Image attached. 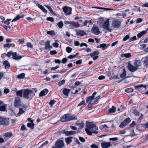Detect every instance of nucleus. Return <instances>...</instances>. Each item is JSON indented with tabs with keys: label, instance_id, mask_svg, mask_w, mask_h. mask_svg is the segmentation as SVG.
Instances as JSON below:
<instances>
[{
	"label": "nucleus",
	"instance_id": "obj_1",
	"mask_svg": "<svg viewBox=\"0 0 148 148\" xmlns=\"http://www.w3.org/2000/svg\"><path fill=\"white\" fill-rule=\"evenodd\" d=\"M86 124L87 128L85 129V130L88 134L91 135L92 133H97V132H95L94 131L98 130V127L93 124L92 122L86 121Z\"/></svg>",
	"mask_w": 148,
	"mask_h": 148
},
{
	"label": "nucleus",
	"instance_id": "obj_2",
	"mask_svg": "<svg viewBox=\"0 0 148 148\" xmlns=\"http://www.w3.org/2000/svg\"><path fill=\"white\" fill-rule=\"evenodd\" d=\"M34 96V94L32 90L25 89L23 91V97L26 99H31Z\"/></svg>",
	"mask_w": 148,
	"mask_h": 148
},
{
	"label": "nucleus",
	"instance_id": "obj_3",
	"mask_svg": "<svg viewBox=\"0 0 148 148\" xmlns=\"http://www.w3.org/2000/svg\"><path fill=\"white\" fill-rule=\"evenodd\" d=\"M76 117H72L70 114H65L61 119V121L62 122L70 121L72 120H76Z\"/></svg>",
	"mask_w": 148,
	"mask_h": 148
},
{
	"label": "nucleus",
	"instance_id": "obj_4",
	"mask_svg": "<svg viewBox=\"0 0 148 148\" xmlns=\"http://www.w3.org/2000/svg\"><path fill=\"white\" fill-rule=\"evenodd\" d=\"M64 146V144L63 141L59 140L56 142L55 147H53V148H62Z\"/></svg>",
	"mask_w": 148,
	"mask_h": 148
},
{
	"label": "nucleus",
	"instance_id": "obj_5",
	"mask_svg": "<svg viewBox=\"0 0 148 148\" xmlns=\"http://www.w3.org/2000/svg\"><path fill=\"white\" fill-rule=\"evenodd\" d=\"M127 68L131 72H133L137 70V68L135 66L132 65L130 62L128 63Z\"/></svg>",
	"mask_w": 148,
	"mask_h": 148
},
{
	"label": "nucleus",
	"instance_id": "obj_6",
	"mask_svg": "<svg viewBox=\"0 0 148 148\" xmlns=\"http://www.w3.org/2000/svg\"><path fill=\"white\" fill-rule=\"evenodd\" d=\"M131 120L129 118H127L120 125L119 127L123 128L128 124L130 122Z\"/></svg>",
	"mask_w": 148,
	"mask_h": 148
},
{
	"label": "nucleus",
	"instance_id": "obj_7",
	"mask_svg": "<svg viewBox=\"0 0 148 148\" xmlns=\"http://www.w3.org/2000/svg\"><path fill=\"white\" fill-rule=\"evenodd\" d=\"M63 9L66 15H68L71 14L72 8H71L65 6L63 8Z\"/></svg>",
	"mask_w": 148,
	"mask_h": 148
},
{
	"label": "nucleus",
	"instance_id": "obj_8",
	"mask_svg": "<svg viewBox=\"0 0 148 148\" xmlns=\"http://www.w3.org/2000/svg\"><path fill=\"white\" fill-rule=\"evenodd\" d=\"M14 106L16 108L19 107L21 105V101L20 98L16 97L14 102Z\"/></svg>",
	"mask_w": 148,
	"mask_h": 148
},
{
	"label": "nucleus",
	"instance_id": "obj_9",
	"mask_svg": "<svg viewBox=\"0 0 148 148\" xmlns=\"http://www.w3.org/2000/svg\"><path fill=\"white\" fill-rule=\"evenodd\" d=\"M109 21L108 20L104 22L102 27L109 32H111L112 30L109 28Z\"/></svg>",
	"mask_w": 148,
	"mask_h": 148
},
{
	"label": "nucleus",
	"instance_id": "obj_10",
	"mask_svg": "<svg viewBox=\"0 0 148 148\" xmlns=\"http://www.w3.org/2000/svg\"><path fill=\"white\" fill-rule=\"evenodd\" d=\"M75 131H67L66 130H63L62 131V133L64 134L66 136H69L73 135L76 133Z\"/></svg>",
	"mask_w": 148,
	"mask_h": 148
},
{
	"label": "nucleus",
	"instance_id": "obj_11",
	"mask_svg": "<svg viewBox=\"0 0 148 148\" xmlns=\"http://www.w3.org/2000/svg\"><path fill=\"white\" fill-rule=\"evenodd\" d=\"M9 124L7 119L0 117V124L7 125Z\"/></svg>",
	"mask_w": 148,
	"mask_h": 148
},
{
	"label": "nucleus",
	"instance_id": "obj_12",
	"mask_svg": "<svg viewBox=\"0 0 148 148\" xmlns=\"http://www.w3.org/2000/svg\"><path fill=\"white\" fill-rule=\"evenodd\" d=\"M112 145L109 142H103L101 143V146L102 148H108Z\"/></svg>",
	"mask_w": 148,
	"mask_h": 148
},
{
	"label": "nucleus",
	"instance_id": "obj_13",
	"mask_svg": "<svg viewBox=\"0 0 148 148\" xmlns=\"http://www.w3.org/2000/svg\"><path fill=\"white\" fill-rule=\"evenodd\" d=\"M91 31L92 33L96 35H98L100 33V32L99 31V29L97 26H95L92 27Z\"/></svg>",
	"mask_w": 148,
	"mask_h": 148
},
{
	"label": "nucleus",
	"instance_id": "obj_14",
	"mask_svg": "<svg viewBox=\"0 0 148 148\" xmlns=\"http://www.w3.org/2000/svg\"><path fill=\"white\" fill-rule=\"evenodd\" d=\"M12 56L13 58L16 60H18L21 59L22 57L21 56L17 55L16 52L12 53Z\"/></svg>",
	"mask_w": 148,
	"mask_h": 148
},
{
	"label": "nucleus",
	"instance_id": "obj_15",
	"mask_svg": "<svg viewBox=\"0 0 148 148\" xmlns=\"http://www.w3.org/2000/svg\"><path fill=\"white\" fill-rule=\"evenodd\" d=\"M121 22L117 20L114 21L112 23V25L113 26L119 28L121 26Z\"/></svg>",
	"mask_w": 148,
	"mask_h": 148
},
{
	"label": "nucleus",
	"instance_id": "obj_16",
	"mask_svg": "<svg viewBox=\"0 0 148 148\" xmlns=\"http://www.w3.org/2000/svg\"><path fill=\"white\" fill-rule=\"evenodd\" d=\"M133 65L135 66L138 69L139 68V66L141 65V62L140 60H135L133 63Z\"/></svg>",
	"mask_w": 148,
	"mask_h": 148
},
{
	"label": "nucleus",
	"instance_id": "obj_17",
	"mask_svg": "<svg viewBox=\"0 0 148 148\" xmlns=\"http://www.w3.org/2000/svg\"><path fill=\"white\" fill-rule=\"evenodd\" d=\"M70 26L72 28H75L79 26V24L74 21H71Z\"/></svg>",
	"mask_w": 148,
	"mask_h": 148
},
{
	"label": "nucleus",
	"instance_id": "obj_18",
	"mask_svg": "<svg viewBox=\"0 0 148 148\" xmlns=\"http://www.w3.org/2000/svg\"><path fill=\"white\" fill-rule=\"evenodd\" d=\"M86 34V32L83 30L78 31L76 33V35L79 36H82Z\"/></svg>",
	"mask_w": 148,
	"mask_h": 148
},
{
	"label": "nucleus",
	"instance_id": "obj_19",
	"mask_svg": "<svg viewBox=\"0 0 148 148\" xmlns=\"http://www.w3.org/2000/svg\"><path fill=\"white\" fill-rule=\"evenodd\" d=\"M76 125H78L79 126V129H82L84 126V122L82 121H78L76 123Z\"/></svg>",
	"mask_w": 148,
	"mask_h": 148
},
{
	"label": "nucleus",
	"instance_id": "obj_20",
	"mask_svg": "<svg viewBox=\"0 0 148 148\" xmlns=\"http://www.w3.org/2000/svg\"><path fill=\"white\" fill-rule=\"evenodd\" d=\"M108 46H109V44L103 43L101 44L99 46H98L97 48H101L103 50H104L106 49Z\"/></svg>",
	"mask_w": 148,
	"mask_h": 148
},
{
	"label": "nucleus",
	"instance_id": "obj_21",
	"mask_svg": "<svg viewBox=\"0 0 148 148\" xmlns=\"http://www.w3.org/2000/svg\"><path fill=\"white\" fill-rule=\"evenodd\" d=\"M73 139V137L71 136L68 137L67 138H65V140L67 145L69 144L72 142V139Z\"/></svg>",
	"mask_w": 148,
	"mask_h": 148
},
{
	"label": "nucleus",
	"instance_id": "obj_22",
	"mask_svg": "<svg viewBox=\"0 0 148 148\" xmlns=\"http://www.w3.org/2000/svg\"><path fill=\"white\" fill-rule=\"evenodd\" d=\"M48 92V90L47 89H45L40 92L39 94V96L42 97L45 96L47 93Z\"/></svg>",
	"mask_w": 148,
	"mask_h": 148
},
{
	"label": "nucleus",
	"instance_id": "obj_23",
	"mask_svg": "<svg viewBox=\"0 0 148 148\" xmlns=\"http://www.w3.org/2000/svg\"><path fill=\"white\" fill-rule=\"evenodd\" d=\"M51 48L52 47L50 45L49 42L48 41H47L45 44V49L49 51Z\"/></svg>",
	"mask_w": 148,
	"mask_h": 148
},
{
	"label": "nucleus",
	"instance_id": "obj_24",
	"mask_svg": "<svg viewBox=\"0 0 148 148\" xmlns=\"http://www.w3.org/2000/svg\"><path fill=\"white\" fill-rule=\"evenodd\" d=\"M70 89L65 88L64 89L63 91V93L65 96H68L69 93L70 92Z\"/></svg>",
	"mask_w": 148,
	"mask_h": 148
},
{
	"label": "nucleus",
	"instance_id": "obj_25",
	"mask_svg": "<svg viewBox=\"0 0 148 148\" xmlns=\"http://www.w3.org/2000/svg\"><path fill=\"white\" fill-rule=\"evenodd\" d=\"M148 86L147 85H143V84H141L140 85L137 86H135V88L136 90H138L140 88H141L142 87H143L145 88H146V87Z\"/></svg>",
	"mask_w": 148,
	"mask_h": 148
},
{
	"label": "nucleus",
	"instance_id": "obj_26",
	"mask_svg": "<svg viewBox=\"0 0 148 148\" xmlns=\"http://www.w3.org/2000/svg\"><path fill=\"white\" fill-rule=\"evenodd\" d=\"M3 64L6 69H8L10 67L9 63L7 61H5L3 62Z\"/></svg>",
	"mask_w": 148,
	"mask_h": 148
},
{
	"label": "nucleus",
	"instance_id": "obj_27",
	"mask_svg": "<svg viewBox=\"0 0 148 148\" xmlns=\"http://www.w3.org/2000/svg\"><path fill=\"white\" fill-rule=\"evenodd\" d=\"M147 33V31H143L142 32L138 33L137 36L138 38H140L143 35Z\"/></svg>",
	"mask_w": 148,
	"mask_h": 148
},
{
	"label": "nucleus",
	"instance_id": "obj_28",
	"mask_svg": "<svg viewBox=\"0 0 148 148\" xmlns=\"http://www.w3.org/2000/svg\"><path fill=\"white\" fill-rule=\"evenodd\" d=\"M15 46V45L13 43H7V44H4L3 45V47H7L9 48L11 47H14Z\"/></svg>",
	"mask_w": 148,
	"mask_h": 148
},
{
	"label": "nucleus",
	"instance_id": "obj_29",
	"mask_svg": "<svg viewBox=\"0 0 148 148\" xmlns=\"http://www.w3.org/2000/svg\"><path fill=\"white\" fill-rule=\"evenodd\" d=\"M25 112L22 108H20L19 109V112L16 114H15V116H20L22 114L24 113Z\"/></svg>",
	"mask_w": 148,
	"mask_h": 148
},
{
	"label": "nucleus",
	"instance_id": "obj_30",
	"mask_svg": "<svg viewBox=\"0 0 148 148\" xmlns=\"http://www.w3.org/2000/svg\"><path fill=\"white\" fill-rule=\"evenodd\" d=\"M99 54V52L98 51H94L92 53H90L89 55L91 57H93L94 56L96 55H98Z\"/></svg>",
	"mask_w": 148,
	"mask_h": 148
},
{
	"label": "nucleus",
	"instance_id": "obj_31",
	"mask_svg": "<svg viewBox=\"0 0 148 148\" xmlns=\"http://www.w3.org/2000/svg\"><path fill=\"white\" fill-rule=\"evenodd\" d=\"M38 7L42 10L44 12L47 13V10L45 9V8L42 5L40 4L37 5Z\"/></svg>",
	"mask_w": 148,
	"mask_h": 148
},
{
	"label": "nucleus",
	"instance_id": "obj_32",
	"mask_svg": "<svg viewBox=\"0 0 148 148\" xmlns=\"http://www.w3.org/2000/svg\"><path fill=\"white\" fill-rule=\"evenodd\" d=\"M23 15L21 16H20L18 15L15 18L13 19V20L12 21V22H13V21H16L18 20H19L20 18L23 17Z\"/></svg>",
	"mask_w": 148,
	"mask_h": 148
},
{
	"label": "nucleus",
	"instance_id": "obj_33",
	"mask_svg": "<svg viewBox=\"0 0 148 148\" xmlns=\"http://www.w3.org/2000/svg\"><path fill=\"white\" fill-rule=\"evenodd\" d=\"M7 104H4V105H2V106H0V111H6L7 112V110L6 109V107H7Z\"/></svg>",
	"mask_w": 148,
	"mask_h": 148
},
{
	"label": "nucleus",
	"instance_id": "obj_34",
	"mask_svg": "<svg viewBox=\"0 0 148 148\" xmlns=\"http://www.w3.org/2000/svg\"><path fill=\"white\" fill-rule=\"evenodd\" d=\"M116 108L114 106H112V108H110L109 110V113H114L115 112Z\"/></svg>",
	"mask_w": 148,
	"mask_h": 148
},
{
	"label": "nucleus",
	"instance_id": "obj_35",
	"mask_svg": "<svg viewBox=\"0 0 148 148\" xmlns=\"http://www.w3.org/2000/svg\"><path fill=\"white\" fill-rule=\"evenodd\" d=\"M121 56L122 57H125L126 58H129L131 56V53H128L126 54H123L121 55Z\"/></svg>",
	"mask_w": 148,
	"mask_h": 148
},
{
	"label": "nucleus",
	"instance_id": "obj_36",
	"mask_svg": "<svg viewBox=\"0 0 148 148\" xmlns=\"http://www.w3.org/2000/svg\"><path fill=\"white\" fill-rule=\"evenodd\" d=\"M34 124L33 123H29L27 124V126L31 128L32 129H33L34 128Z\"/></svg>",
	"mask_w": 148,
	"mask_h": 148
},
{
	"label": "nucleus",
	"instance_id": "obj_37",
	"mask_svg": "<svg viewBox=\"0 0 148 148\" xmlns=\"http://www.w3.org/2000/svg\"><path fill=\"white\" fill-rule=\"evenodd\" d=\"M132 113L136 116H138L140 114L138 110L135 109L133 110Z\"/></svg>",
	"mask_w": 148,
	"mask_h": 148
},
{
	"label": "nucleus",
	"instance_id": "obj_38",
	"mask_svg": "<svg viewBox=\"0 0 148 148\" xmlns=\"http://www.w3.org/2000/svg\"><path fill=\"white\" fill-rule=\"evenodd\" d=\"M4 136L6 137H10L12 136V132H8L4 134Z\"/></svg>",
	"mask_w": 148,
	"mask_h": 148
},
{
	"label": "nucleus",
	"instance_id": "obj_39",
	"mask_svg": "<svg viewBox=\"0 0 148 148\" xmlns=\"http://www.w3.org/2000/svg\"><path fill=\"white\" fill-rule=\"evenodd\" d=\"M16 92L17 96H20L21 97H22V94L23 92L22 90H20L17 91Z\"/></svg>",
	"mask_w": 148,
	"mask_h": 148
},
{
	"label": "nucleus",
	"instance_id": "obj_40",
	"mask_svg": "<svg viewBox=\"0 0 148 148\" xmlns=\"http://www.w3.org/2000/svg\"><path fill=\"white\" fill-rule=\"evenodd\" d=\"M126 74L125 70V69H123V72L120 75V76L121 78L124 77L126 76Z\"/></svg>",
	"mask_w": 148,
	"mask_h": 148
},
{
	"label": "nucleus",
	"instance_id": "obj_41",
	"mask_svg": "<svg viewBox=\"0 0 148 148\" xmlns=\"http://www.w3.org/2000/svg\"><path fill=\"white\" fill-rule=\"evenodd\" d=\"M25 74L22 73L17 76V78L18 79H23L24 77Z\"/></svg>",
	"mask_w": 148,
	"mask_h": 148
},
{
	"label": "nucleus",
	"instance_id": "obj_42",
	"mask_svg": "<svg viewBox=\"0 0 148 148\" xmlns=\"http://www.w3.org/2000/svg\"><path fill=\"white\" fill-rule=\"evenodd\" d=\"M45 6L48 9V10L52 14H54V12L53 11L52 8L51 7L48 5H45Z\"/></svg>",
	"mask_w": 148,
	"mask_h": 148
},
{
	"label": "nucleus",
	"instance_id": "obj_43",
	"mask_svg": "<svg viewBox=\"0 0 148 148\" xmlns=\"http://www.w3.org/2000/svg\"><path fill=\"white\" fill-rule=\"evenodd\" d=\"M133 89H132L131 88H129L126 89L125 90V91L127 92H133Z\"/></svg>",
	"mask_w": 148,
	"mask_h": 148
},
{
	"label": "nucleus",
	"instance_id": "obj_44",
	"mask_svg": "<svg viewBox=\"0 0 148 148\" xmlns=\"http://www.w3.org/2000/svg\"><path fill=\"white\" fill-rule=\"evenodd\" d=\"M65 83V80H62V81H60L58 83V85L59 86H61L64 84Z\"/></svg>",
	"mask_w": 148,
	"mask_h": 148
},
{
	"label": "nucleus",
	"instance_id": "obj_45",
	"mask_svg": "<svg viewBox=\"0 0 148 148\" xmlns=\"http://www.w3.org/2000/svg\"><path fill=\"white\" fill-rule=\"evenodd\" d=\"M78 55V53H77L75 55H71L69 56L68 58L69 59H72L73 58H75Z\"/></svg>",
	"mask_w": 148,
	"mask_h": 148
},
{
	"label": "nucleus",
	"instance_id": "obj_46",
	"mask_svg": "<svg viewBox=\"0 0 148 148\" xmlns=\"http://www.w3.org/2000/svg\"><path fill=\"white\" fill-rule=\"evenodd\" d=\"M58 25L60 28H62L63 26V24L62 22L60 21L57 24Z\"/></svg>",
	"mask_w": 148,
	"mask_h": 148
},
{
	"label": "nucleus",
	"instance_id": "obj_47",
	"mask_svg": "<svg viewBox=\"0 0 148 148\" xmlns=\"http://www.w3.org/2000/svg\"><path fill=\"white\" fill-rule=\"evenodd\" d=\"M47 34L51 36H53L55 35V32L53 31H48L47 32Z\"/></svg>",
	"mask_w": 148,
	"mask_h": 148
},
{
	"label": "nucleus",
	"instance_id": "obj_48",
	"mask_svg": "<svg viewBox=\"0 0 148 148\" xmlns=\"http://www.w3.org/2000/svg\"><path fill=\"white\" fill-rule=\"evenodd\" d=\"M92 8H95L99 9L100 10H108V8H101L100 7H92Z\"/></svg>",
	"mask_w": 148,
	"mask_h": 148
},
{
	"label": "nucleus",
	"instance_id": "obj_49",
	"mask_svg": "<svg viewBox=\"0 0 148 148\" xmlns=\"http://www.w3.org/2000/svg\"><path fill=\"white\" fill-rule=\"evenodd\" d=\"M92 99V98L90 96L87 97L86 100V102L87 103H89L90 101Z\"/></svg>",
	"mask_w": 148,
	"mask_h": 148
},
{
	"label": "nucleus",
	"instance_id": "obj_50",
	"mask_svg": "<svg viewBox=\"0 0 148 148\" xmlns=\"http://www.w3.org/2000/svg\"><path fill=\"white\" fill-rule=\"evenodd\" d=\"M99 128L101 129H106V128H108V126L105 124L104 125H101L100 126Z\"/></svg>",
	"mask_w": 148,
	"mask_h": 148
},
{
	"label": "nucleus",
	"instance_id": "obj_51",
	"mask_svg": "<svg viewBox=\"0 0 148 148\" xmlns=\"http://www.w3.org/2000/svg\"><path fill=\"white\" fill-rule=\"evenodd\" d=\"M144 62L145 65L148 66V57L145 58L144 60Z\"/></svg>",
	"mask_w": 148,
	"mask_h": 148
},
{
	"label": "nucleus",
	"instance_id": "obj_52",
	"mask_svg": "<svg viewBox=\"0 0 148 148\" xmlns=\"http://www.w3.org/2000/svg\"><path fill=\"white\" fill-rule=\"evenodd\" d=\"M66 50L67 53H70L72 50V49L69 47H67L66 48Z\"/></svg>",
	"mask_w": 148,
	"mask_h": 148
},
{
	"label": "nucleus",
	"instance_id": "obj_53",
	"mask_svg": "<svg viewBox=\"0 0 148 148\" xmlns=\"http://www.w3.org/2000/svg\"><path fill=\"white\" fill-rule=\"evenodd\" d=\"M11 19H7L6 21L4 22L5 24L6 25H9L10 24V21L11 20Z\"/></svg>",
	"mask_w": 148,
	"mask_h": 148
},
{
	"label": "nucleus",
	"instance_id": "obj_54",
	"mask_svg": "<svg viewBox=\"0 0 148 148\" xmlns=\"http://www.w3.org/2000/svg\"><path fill=\"white\" fill-rule=\"evenodd\" d=\"M79 139L80 140L82 143H84L85 141V139L82 137L79 136Z\"/></svg>",
	"mask_w": 148,
	"mask_h": 148
},
{
	"label": "nucleus",
	"instance_id": "obj_55",
	"mask_svg": "<svg viewBox=\"0 0 148 148\" xmlns=\"http://www.w3.org/2000/svg\"><path fill=\"white\" fill-rule=\"evenodd\" d=\"M27 45L28 47H30L31 48H32L33 47V45L30 42L27 43Z\"/></svg>",
	"mask_w": 148,
	"mask_h": 148
},
{
	"label": "nucleus",
	"instance_id": "obj_56",
	"mask_svg": "<svg viewBox=\"0 0 148 148\" xmlns=\"http://www.w3.org/2000/svg\"><path fill=\"white\" fill-rule=\"evenodd\" d=\"M47 20L51 22H53L54 21V19L52 17H48L47 18Z\"/></svg>",
	"mask_w": 148,
	"mask_h": 148
},
{
	"label": "nucleus",
	"instance_id": "obj_57",
	"mask_svg": "<svg viewBox=\"0 0 148 148\" xmlns=\"http://www.w3.org/2000/svg\"><path fill=\"white\" fill-rule=\"evenodd\" d=\"M136 36H134L132 38H131L129 40V41L130 42H132L134 40H135L136 39Z\"/></svg>",
	"mask_w": 148,
	"mask_h": 148
},
{
	"label": "nucleus",
	"instance_id": "obj_58",
	"mask_svg": "<svg viewBox=\"0 0 148 148\" xmlns=\"http://www.w3.org/2000/svg\"><path fill=\"white\" fill-rule=\"evenodd\" d=\"M56 101L54 100H51L50 103L49 104L51 105V106L52 107L53 105L55 103Z\"/></svg>",
	"mask_w": 148,
	"mask_h": 148
},
{
	"label": "nucleus",
	"instance_id": "obj_59",
	"mask_svg": "<svg viewBox=\"0 0 148 148\" xmlns=\"http://www.w3.org/2000/svg\"><path fill=\"white\" fill-rule=\"evenodd\" d=\"M57 53V52L56 50L51 51L50 52V54L51 55L56 54Z\"/></svg>",
	"mask_w": 148,
	"mask_h": 148
},
{
	"label": "nucleus",
	"instance_id": "obj_60",
	"mask_svg": "<svg viewBox=\"0 0 148 148\" xmlns=\"http://www.w3.org/2000/svg\"><path fill=\"white\" fill-rule=\"evenodd\" d=\"M118 140V138L116 137L110 138L109 139V140L110 141H116Z\"/></svg>",
	"mask_w": 148,
	"mask_h": 148
},
{
	"label": "nucleus",
	"instance_id": "obj_61",
	"mask_svg": "<svg viewBox=\"0 0 148 148\" xmlns=\"http://www.w3.org/2000/svg\"><path fill=\"white\" fill-rule=\"evenodd\" d=\"M90 147L91 148H98L97 146L95 144H92Z\"/></svg>",
	"mask_w": 148,
	"mask_h": 148
},
{
	"label": "nucleus",
	"instance_id": "obj_62",
	"mask_svg": "<svg viewBox=\"0 0 148 148\" xmlns=\"http://www.w3.org/2000/svg\"><path fill=\"white\" fill-rule=\"evenodd\" d=\"M82 61V60H79L77 61L75 63L76 64H81Z\"/></svg>",
	"mask_w": 148,
	"mask_h": 148
},
{
	"label": "nucleus",
	"instance_id": "obj_63",
	"mask_svg": "<svg viewBox=\"0 0 148 148\" xmlns=\"http://www.w3.org/2000/svg\"><path fill=\"white\" fill-rule=\"evenodd\" d=\"M130 38V36L128 35H127L125 37L123 38V40L126 41Z\"/></svg>",
	"mask_w": 148,
	"mask_h": 148
},
{
	"label": "nucleus",
	"instance_id": "obj_64",
	"mask_svg": "<svg viewBox=\"0 0 148 148\" xmlns=\"http://www.w3.org/2000/svg\"><path fill=\"white\" fill-rule=\"evenodd\" d=\"M59 44L57 42H54L53 43V46L55 47H58Z\"/></svg>",
	"mask_w": 148,
	"mask_h": 148
}]
</instances>
